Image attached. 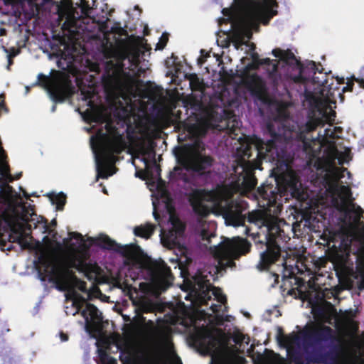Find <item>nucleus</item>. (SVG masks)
<instances>
[{
    "label": "nucleus",
    "mask_w": 364,
    "mask_h": 364,
    "mask_svg": "<svg viewBox=\"0 0 364 364\" xmlns=\"http://www.w3.org/2000/svg\"><path fill=\"white\" fill-rule=\"evenodd\" d=\"M56 13L58 24L63 31L60 39V47L56 53L67 60L66 68H69L77 55L78 41L85 39L86 32H91L90 21L95 25L99 32L96 36H88L97 38L107 62V74L104 77L105 88L112 97L114 103L126 105V111L133 109V104L139 100L151 97L146 85L136 77L148 69L146 63L141 58L150 55L151 47L145 39L128 38L121 28L109 26L106 21L90 18L91 11L95 6V0H80L73 3L71 0L56 2Z\"/></svg>",
    "instance_id": "3"
},
{
    "label": "nucleus",
    "mask_w": 364,
    "mask_h": 364,
    "mask_svg": "<svg viewBox=\"0 0 364 364\" xmlns=\"http://www.w3.org/2000/svg\"><path fill=\"white\" fill-rule=\"evenodd\" d=\"M271 176L274 177L277 187L274 189L269 185H263L257 189L258 196L264 200L262 205L267 206L266 210H256L249 215V221L259 229H262L265 240L266 250L260 253V260L257 268L260 270L268 269L272 264L280 260V249L277 245V239L281 234V225L284 222L271 213L277 214L281 210L282 196L289 191L292 197L299 200H304L306 194L301 187L297 176L291 167L286 163L277 159L276 167L273 168Z\"/></svg>",
    "instance_id": "8"
},
{
    "label": "nucleus",
    "mask_w": 364,
    "mask_h": 364,
    "mask_svg": "<svg viewBox=\"0 0 364 364\" xmlns=\"http://www.w3.org/2000/svg\"><path fill=\"white\" fill-rule=\"evenodd\" d=\"M107 359H108L109 362L112 361V358H108Z\"/></svg>",
    "instance_id": "34"
},
{
    "label": "nucleus",
    "mask_w": 364,
    "mask_h": 364,
    "mask_svg": "<svg viewBox=\"0 0 364 364\" xmlns=\"http://www.w3.org/2000/svg\"><path fill=\"white\" fill-rule=\"evenodd\" d=\"M225 92L215 101V98L210 100L208 107H205L196 97L189 96L184 102V107L188 114L194 115L195 122L189 123L188 130L193 136H200L205 134L209 128H217L219 114L222 112V106L225 105Z\"/></svg>",
    "instance_id": "9"
},
{
    "label": "nucleus",
    "mask_w": 364,
    "mask_h": 364,
    "mask_svg": "<svg viewBox=\"0 0 364 364\" xmlns=\"http://www.w3.org/2000/svg\"><path fill=\"white\" fill-rule=\"evenodd\" d=\"M204 145L196 139L192 144H186L176 153V159L186 169L198 171L211 164V159L203 154Z\"/></svg>",
    "instance_id": "10"
},
{
    "label": "nucleus",
    "mask_w": 364,
    "mask_h": 364,
    "mask_svg": "<svg viewBox=\"0 0 364 364\" xmlns=\"http://www.w3.org/2000/svg\"><path fill=\"white\" fill-rule=\"evenodd\" d=\"M269 364H287L285 359L280 355L272 353L269 360Z\"/></svg>",
    "instance_id": "20"
},
{
    "label": "nucleus",
    "mask_w": 364,
    "mask_h": 364,
    "mask_svg": "<svg viewBox=\"0 0 364 364\" xmlns=\"http://www.w3.org/2000/svg\"><path fill=\"white\" fill-rule=\"evenodd\" d=\"M245 233H246V234H248V229H246V230H245Z\"/></svg>",
    "instance_id": "35"
},
{
    "label": "nucleus",
    "mask_w": 364,
    "mask_h": 364,
    "mask_svg": "<svg viewBox=\"0 0 364 364\" xmlns=\"http://www.w3.org/2000/svg\"><path fill=\"white\" fill-rule=\"evenodd\" d=\"M215 230V224L213 222L204 223L201 225L202 243L209 248L210 254L218 262V266L214 268V274L200 270L189 278L186 266L191 261V257L183 267H180L176 257L171 259L183 278L181 289L189 291L185 298L191 300V306L188 307L179 302L171 314L165 315L162 320L159 319L156 325L151 321L146 322L144 318L134 323V331L137 333L156 338L166 364H182L173 350L171 337L173 331L183 332L188 328H190L189 332L193 333L196 343L211 354L213 364L243 363L242 357L229 354L225 346L223 332L215 328L224 321H230V316L220 313L223 308H225L223 304L226 298L220 289L211 286L208 277L215 279V274L221 269L232 267L235 259L250 250V244L246 240L237 237L232 239L221 237L220 242L212 245L216 239Z\"/></svg>",
    "instance_id": "2"
},
{
    "label": "nucleus",
    "mask_w": 364,
    "mask_h": 364,
    "mask_svg": "<svg viewBox=\"0 0 364 364\" xmlns=\"http://www.w3.org/2000/svg\"><path fill=\"white\" fill-rule=\"evenodd\" d=\"M179 169V168L178 167H176L173 170V174L176 175V172L178 171V170Z\"/></svg>",
    "instance_id": "28"
},
{
    "label": "nucleus",
    "mask_w": 364,
    "mask_h": 364,
    "mask_svg": "<svg viewBox=\"0 0 364 364\" xmlns=\"http://www.w3.org/2000/svg\"><path fill=\"white\" fill-rule=\"evenodd\" d=\"M257 235H259V233H257L256 235H254V234H253V237H255V236H257Z\"/></svg>",
    "instance_id": "37"
},
{
    "label": "nucleus",
    "mask_w": 364,
    "mask_h": 364,
    "mask_svg": "<svg viewBox=\"0 0 364 364\" xmlns=\"http://www.w3.org/2000/svg\"><path fill=\"white\" fill-rule=\"evenodd\" d=\"M92 129V127H91V128H86V129H87L88 132H90Z\"/></svg>",
    "instance_id": "33"
},
{
    "label": "nucleus",
    "mask_w": 364,
    "mask_h": 364,
    "mask_svg": "<svg viewBox=\"0 0 364 364\" xmlns=\"http://www.w3.org/2000/svg\"><path fill=\"white\" fill-rule=\"evenodd\" d=\"M41 83L55 102H63L73 92L68 75L64 73L54 71L50 76H43Z\"/></svg>",
    "instance_id": "11"
},
{
    "label": "nucleus",
    "mask_w": 364,
    "mask_h": 364,
    "mask_svg": "<svg viewBox=\"0 0 364 364\" xmlns=\"http://www.w3.org/2000/svg\"><path fill=\"white\" fill-rule=\"evenodd\" d=\"M275 0H235L230 8L223 9V17L218 19L220 30L217 33L216 43L222 48L228 47L230 42L236 50H244L246 54L237 65L236 74L224 80L225 89L232 85L237 92L240 85L245 86L252 95L264 103H269L271 109L277 112L279 120L288 116L287 105L284 103H270L262 80L255 75L253 71L259 65L267 64L268 71L272 74L277 70V65L269 59L259 60L255 51V46L248 42L253 31H257L260 23L266 24L277 12Z\"/></svg>",
    "instance_id": "5"
},
{
    "label": "nucleus",
    "mask_w": 364,
    "mask_h": 364,
    "mask_svg": "<svg viewBox=\"0 0 364 364\" xmlns=\"http://www.w3.org/2000/svg\"><path fill=\"white\" fill-rule=\"evenodd\" d=\"M104 18H105L106 20H108V16H107V13L105 14V16H104Z\"/></svg>",
    "instance_id": "31"
},
{
    "label": "nucleus",
    "mask_w": 364,
    "mask_h": 364,
    "mask_svg": "<svg viewBox=\"0 0 364 364\" xmlns=\"http://www.w3.org/2000/svg\"><path fill=\"white\" fill-rule=\"evenodd\" d=\"M324 294L316 289L304 294V299L311 305L315 322L306 326L301 335L292 333L279 336V343L289 353L299 344L300 337L314 341L333 337V331L326 323L333 324L341 335V353L336 364H364V336L356 334L358 324L354 320L355 310L340 311L339 313L324 301Z\"/></svg>",
    "instance_id": "7"
},
{
    "label": "nucleus",
    "mask_w": 364,
    "mask_h": 364,
    "mask_svg": "<svg viewBox=\"0 0 364 364\" xmlns=\"http://www.w3.org/2000/svg\"><path fill=\"white\" fill-rule=\"evenodd\" d=\"M94 154L97 178H107L116 172L114 167L117 155L128 149L132 164L136 169V177L146 181L151 192L153 215L161 228V245L172 250L180 267L189 260V251L183 242L184 224L175 213L165 183L160 178V168L155 163L152 141L147 133L127 141L121 132L112 123L106 122L90 138Z\"/></svg>",
    "instance_id": "4"
},
{
    "label": "nucleus",
    "mask_w": 364,
    "mask_h": 364,
    "mask_svg": "<svg viewBox=\"0 0 364 364\" xmlns=\"http://www.w3.org/2000/svg\"><path fill=\"white\" fill-rule=\"evenodd\" d=\"M190 86L193 90H202L203 82L196 75H191L190 77Z\"/></svg>",
    "instance_id": "17"
},
{
    "label": "nucleus",
    "mask_w": 364,
    "mask_h": 364,
    "mask_svg": "<svg viewBox=\"0 0 364 364\" xmlns=\"http://www.w3.org/2000/svg\"><path fill=\"white\" fill-rule=\"evenodd\" d=\"M106 356H107V355H106L105 354H102V355H101V359H102V360H105V358H106Z\"/></svg>",
    "instance_id": "29"
},
{
    "label": "nucleus",
    "mask_w": 364,
    "mask_h": 364,
    "mask_svg": "<svg viewBox=\"0 0 364 364\" xmlns=\"http://www.w3.org/2000/svg\"><path fill=\"white\" fill-rule=\"evenodd\" d=\"M4 33H5V29L3 28H0V37L2 36L3 35H4Z\"/></svg>",
    "instance_id": "27"
},
{
    "label": "nucleus",
    "mask_w": 364,
    "mask_h": 364,
    "mask_svg": "<svg viewBox=\"0 0 364 364\" xmlns=\"http://www.w3.org/2000/svg\"><path fill=\"white\" fill-rule=\"evenodd\" d=\"M282 267H280V269H281V271L282 272L284 279L291 277L293 272L289 271L287 268V262H288L287 259L284 257V256H282Z\"/></svg>",
    "instance_id": "18"
},
{
    "label": "nucleus",
    "mask_w": 364,
    "mask_h": 364,
    "mask_svg": "<svg viewBox=\"0 0 364 364\" xmlns=\"http://www.w3.org/2000/svg\"><path fill=\"white\" fill-rule=\"evenodd\" d=\"M274 276H275V277H276V278H275V280H276V282H277L278 278H279V275H278V274H274Z\"/></svg>",
    "instance_id": "30"
},
{
    "label": "nucleus",
    "mask_w": 364,
    "mask_h": 364,
    "mask_svg": "<svg viewBox=\"0 0 364 364\" xmlns=\"http://www.w3.org/2000/svg\"><path fill=\"white\" fill-rule=\"evenodd\" d=\"M12 180L13 178L9 173L7 165L0 159V181H1L2 183H6Z\"/></svg>",
    "instance_id": "15"
},
{
    "label": "nucleus",
    "mask_w": 364,
    "mask_h": 364,
    "mask_svg": "<svg viewBox=\"0 0 364 364\" xmlns=\"http://www.w3.org/2000/svg\"><path fill=\"white\" fill-rule=\"evenodd\" d=\"M168 41V35L166 33H163L161 38L159 40V42L156 45L155 50H160L164 48Z\"/></svg>",
    "instance_id": "19"
},
{
    "label": "nucleus",
    "mask_w": 364,
    "mask_h": 364,
    "mask_svg": "<svg viewBox=\"0 0 364 364\" xmlns=\"http://www.w3.org/2000/svg\"><path fill=\"white\" fill-rule=\"evenodd\" d=\"M82 100L87 102V108L85 111V119L89 123H100L106 119L104 108L94 105L95 88L90 87L87 89L81 88Z\"/></svg>",
    "instance_id": "12"
},
{
    "label": "nucleus",
    "mask_w": 364,
    "mask_h": 364,
    "mask_svg": "<svg viewBox=\"0 0 364 364\" xmlns=\"http://www.w3.org/2000/svg\"><path fill=\"white\" fill-rule=\"evenodd\" d=\"M234 341L236 343H249V338H247L245 335L240 332H236L233 336Z\"/></svg>",
    "instance_id": "21"
},
{
    "label": "nucleus",
    "mask_w": 364,
    "mask_h": 364,
    "mask_svg": "<svg viewBox=\"0 0 364 364\" xmlns=\"http://www.w3.org/2000/svg\"><path fill=\"white\" fill-rule=\"evenodd\" d=\"M141 109H144V107L143 105L141 106L140 107Z\"/></svg>",
    "instance_id": "36"
},
{
    "label": "nucleus",
    "mask_w": 364,
    "mask_h": 364,
    "mask_svg": "<svg viewBox=\"0 0 364 364\" xmlns=\"http://www.w3.org/2000/svg\"><path fill=\"white\" fill-rule=\"evenodd\" d=\"M168 74H169V75H174V74L172 73V71H169V72H168Z\"/></svg>",
    "instance_id": "32"
},
{
    "label": "nucleus",
    "mask_w": 364,
    "mask_h": 364,
    "mask_svg": "<svg viewBox=\"0 0 364 364\" xmlns=\"http://www.w3.org/2000/svg\"><path fill=\"white\" fill-rule=\"evenodd\" d=\"M18 53V49H15V48H13L11 52L7 55V58H8V61H9V63H8V65H7V68L9 69V66L11 65L12 63V61H11V58L16 55Z\"/></svg>",
    "instance_id": "22"
},
{
    "label": "nucleus",
    "mask_w": 364,
    "mask_h": 364,
    "mask_svg": "<svg viewBox=\"0 0 364 364\" xmlns=\"http://www.w3.org/2000/svg\"><path fill=\"white\" fill-rule=\"evenodd\" d=\"M209 56V53L203 50L200 51V56L198 60V64L203 65L205 60V58Z\"/></svg>",
    "instance_id": "23"
},
{
    "label": "nucleus",
    "mask_w": 364,
    "mask_h": 364,
    "mask_svg": "<svg viewBox=\"0 0 364 364\" xmlns=\"http://www.w3.org/2000/svg\"><path fill=\"white\" fill-rule=\"evenodd\" d=\"M274 124L268 126L272 140L267 143L257 136H245L239 141L237 165L233 168L230 186H218L210 191L194 190L190 193V203L197 214L206 215L213 213L215 215H221L227 225L240 226L243 224L242 211L247 205L242 200L234 203L230 200V198L237 192L247 195L251 191L257 184L254 170L259 168L262 160L275 161L274 143L291 137L290 130L282 128L276 134L272 130Z\"/></svg>",
    "instance_id": "6"
},
{
    "label": "nucleus",
    "mask_w": 364,
    "mask_h": 364,
    "mask_svg": "<svg viewBox=\"0 0 364 364\" xmlns=\"http://www.w3.org/2000/svg\"><path fill=\"white\" fill-rule=\"evenodd\" d=\"M60 338H61L62 341H65L68 340V336L65 334H63V333H61L60 334Z\"/></svg>",
    "instance_id": "26"
},
{
    "label": "nucleus",
    "mask_w": 364,
    "mask_h": 364,
    "mask_svg": "<svg viewBox=\"0 0 364 364\" xmlns=\"http://www.w3.org/2000/svg\"><path fill=\"white\" fill-rule=\"evenodd\" d=\"M355 80L361 87L364 88V80L363 79H356Z\"/></svg>",
    "instance_id": "25"
},
{
    "label": "nucleus",
    "mask_w": 364,
    "mask_h": 364,
    "mask_svg": "<svg viewBox=\"0 0 364 364\" xmlns=\"http://www.w3.org/2000/svg\"><path fill=\"white\" fill-rule=\"evenodd\" d=\"M272 53L280 62L287 64L290 69L295 72L294 74H290V77L294 79V80L299 81L306 78L305 72L306 68L302 67L291 52L274 49L272 50Z\"/></svg>",
    "instance_id": "13"
},
{
    "label": "nucleus",
    "mask_w": 364,
    "mask_h": 364,
    "mask_svg": "<svg viewBox=\"0 0 364 364\" xmlns=\"http://www.w3.org/2000/svg\"><path fill=\"white\" fill-rule=\"evenodd\" d=\"M90 69L92 71L97 72L98 70V65L95 63H91Z\"/></svg>",
    "instance_id": "24"
},
{
    "label": "nucleus",
    "mask_w": 364,
    "mask_h": 364,
    "mask_svg": "<svg viewBox=\"0 0 364 364\" xmlns=\"http://www.w3.org/2000/svg\"><path fill=\"white\" fill-rule=\"evenodd\" d=\"M154 226L151 224H145L136 227L134 229V234L143 238H149L154 232Z\"/></svg>",
    "instance_id": "14"
},
{
    "label": "nucleus",
    "mask_w": 364,
    "mask_h": 364,
    "mask_svg": "<svg viewBox=\"0 0 364 364\" xmlns=\"http://www.w3.org/2000/svg\"><path fill=\"white\" fill-rule=\"evenodd\" d=\"M103 191H104V193H106V192H107V191H106V190H105V188L103 189Z\"/></svg>",
    "instance_id": "38"
},
{
    "label": "nucleus",
    "mask_w": 364,
    "mask_h": 364,
    "mask_svg": "<svg viewBox=\"0 0 364 364\" xmlns=\"http://www.w3.org/2000/svg\"><path fill=\"white\" fill-rule=\"evenodd\" d=\"M318 75L314 77V92H306L304 105L309 106L310 112L305 131L311 132L324 122L329 124L323 132H318L316 138L302 133L299 137L309 165L320 171L325 191L306 203L309 207H302L306 213H318L322 217L327 214L324 210L332 207L343 214L341 232L346 253L333 262L340 286L334 288L332 294L337 296L342 289H350L355 279L358 280L359 289H364V223L360 220L362 210L351 198L348 181L350 173L346 168L338 167L336 162L343 164L350 161V149L341 143V129L331 124L335 118L333 109L337 100L343 102L342 93L351 90L353 82L348 80L346 86L341 88L339 85L344 83V78L331 79L329 82L324 74Z\"/></svg>",
    "instance_id": "1"
},
{
    "label": "nucleus",
    "mask_w": 364,
    "mask_h": 364,
    "mask_svg": "<svg viewBox=\"0 0 364 364\" xmlns=\"http://www.w3.org/2000/svg\"><path fill=\"white\" fill-rule=\"evenodd\" d=\"M50 199L53 204L56 205L57 209L60 210L65 203L66 197L63 193H59L50 195Z\"/></svg>",
    "instance_id": "16"
}]
</instances>
